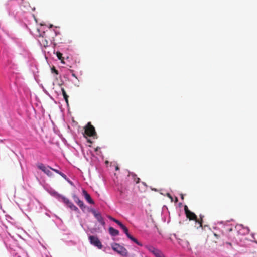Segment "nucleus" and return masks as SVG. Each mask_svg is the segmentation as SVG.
Masks as SVG:
<instances>
[{"mask_svg": "<svg viewBox=\"0 0 257 257\" xmlns=\"http://www.w3.org/2000/svg\"><path fill=\"white\" fill-rule=\"evenodd\" d=\"M187 214H186V217L187 218L189 219L190 220H195L196 223H198L199 225V227L202 226V218L201 216H200V220L197 219L196 215L195 214L192 212L188 211Z\"/></svg>", "mask_w": 257, "mask_h": 257, "instance_id": "7ed1b4c3", "label": "nucleus"}, {"mask_svg": "<svg viewBox=\"0 0 257 257\" xmlns=\"http://www.w3.org/2000/svg\"><path fill=\"white\" fill-rule=\"evenodd\" d=\"M55 33L56 35H57V34H59V33L57 32H56V31L55 32Z\"/></svg>", "mask_w": 257, "mask_h": 257, "instance_id": "473e14b6", "label": "nucleus"}, {"mask_svg": "<svg viewBox=\"0 0 257 257\" xmlns=\"http://www.w3.org/2000/svg\"><path fill=\"white\" fill-rule=\"evenodd\" d=\"M67 206L72 210L76 212L79 211L78 208L75 206L71 202Z\"/></svg>", "mask_w": 257, "mask_h": 257, "instance_id": "ddd939ff", "label": "nucleus"}, {"mask_svg": "<svg viewBox=\"0 0 257 257\" xmlns=\"http://www.w3.org/2000/svg\"><path fill=\"white\" fill-rule=\"evenodd\" d=\"M52 27H53V25H50L49 26L50 28H52Z\"/></svg>", "mask_w": 257, "mask_h": 257, "instance_id": "f704fd0d", "label": "nucleus"}, {"mask_svg": "<svg viewBox=\"0 0 257 257\" xmlns=\"http://www.w3.org/2000/svg\"><path fill=\"white\" fill-rule=\"evenodd\" d=\"M112 249L116 252L117 253L122 255L127 256L128 252L125 248L123 246L120 245L117 243H113L111 244Z\"/></svg>", "mask_w": 257, "mask_h": 257, "instance_id": "f257e3e1", "label": "nucleus"}, {"mask_svg": "<svg viewBox=\"0 0 257 257\" xmlns=\"http://www.w3.org/2000/svg\"><path fill=\"white\" fill-rule=\"evenodd\" d=\"M46 37L45 32H44L43 35L40 36L39 40L40 44L45 47L47 46L48 44L47 40L45 39Z\"/></svg>", "mask_w": 257, "mask_h": 257, "instance_id": "6e6552de", "label": "nucleus"}, {"mask_svg": "<svg viewBox=\"0 0 257 257\" xmlns=\"http://www.w3.org/2000/svg\"><path fill=\"white\" fill-rule=\"evenodd\" d=\"M137 244H138V245H140V246H142V244L140 242H139L138 241V243H136Z\"/></svg>", "mask_w": 257, "mask_h": 257, "instance_id": "bb28decb", "label": "nucleus"}, {"mask_svg": "<svg viewBox=\"0 0 257 257\" xmlns=\"http://www.w3.org/2000/svg\"><path fill=\"white\" fill-rule=\"evenodd\" d=\"M146 248L149 251L154 254L155 251L157 250V248L154 247L152 246H146Z\"/></svg>", "mask_w": 257, "mask_h": 257, "instance_id": "dca6fc26", "label": "nucleus"}, {"mask_svg": "<svg viewBox=\"0 0 257 257\" xmlns=\"http://www.w3.org/2000/svg\"><path fill=\"white\" fill-rule=\"evenodd\" d=\"M113 222L117 224L120 226V227L123 225L121 222L116 219L113 220Z\"/></svg>", "mask_w": 257, "mask_h": 257, "instance_id": "aec40b11", "label": "nucleus"}, {"mask_svg": "<svg viewBox=\"0 0 257 257\" xmlns=\"http://www.w3.org/2000/svg\"><path fill=\"white\" fill-rule=\"evenodd\" d=\"M175 201L177 202L178 201V198L176 197V199H175Z\"/></svg>", "mask_w": 257, "mask_h": 257, "instance_id": "72a5a7b5", "label": "nucleus"}, {"mask_svg": "<svg viewBox=\"0 0 257 257\" xmlns=\"http://www.w3.org/2000/svg\"><path fill=\"white\" fill-rule=\"evenodd\" d=\"M115 170H119V167H118V166H116V167H115Z\"/></svg>", "mask_w": 257, "mask_h": 257, "instance_id": "c756f323", "label": "nucleus"}, {"mask_svg": "<svg viewBox=\"0 0 257 257\" xmlns=\"http://www.w3.org/2000/svg\"><path fill=\"white\" fill-rule=\"evenodd\" d=\"M84 134L89 137H94L96 136V132L94 127L91 124V122H88L84 127Z\"/></svg>", "mask_w": 257, "mask_h": 257, "instance_id": "f03ea898", "label": "nucleus"}, {"mask_svg": "<svg viewBox=\"0 0 257 257\" xmlns=\"http://www.w3.org/2000/svg\"><path fill=\"white\" fill-rule=\"evenodd\" d=\"M131 175L132 176L134 182H135L136 183H139L140 179L139 177H137V176L135 174L132 173Z\"/></svg>", "mask_w": 257, "mask_h": 257, "instance_id": "2eb2a0df", "label": "nucleus"}, {"mask_svg": "<svg viewBox=\"0 0 257 257\" xmlns=\"http://www.w3.org/2000/svg\"><path fill=\"white\" fill-rule=\"evenodd\" d=\"M153 254L155 257H165L163 253L158 249H157Z\"/></svg>", "mask_w": 257, "mask_h": 257, "instance_id": "f8f14e48", "label": "nucleus"}, {"mask_svg": "<svg viewBox=\"0 0 257 257\" xmlns=\"http://www.w3.org/2000/svg\"><path fill=\"white\" fill-rule=\"evenodd\" d=\"M89 240L90 243L94 246L100 249L102 248L101 242L97 236L90 235L89 236Z\"/></svg>", "mask_w": 257, "mask_h": 257, "instance_id": "20e7f679", "label": "nucleus"}, {"mask_svg": "<svg viewBox=\"0 0 257 257\" xmlns=\"http://www.w3.org/2000/svg\"><path fill=\"white\" fill-rule=\"evenodd\" d=\"M167 196L171 199V201H173V198L170 193H167Z\"/></svg>", "mask_w": 257, "mask_h": 257, "instance_id": "393cba45", "label": "nucleus"}, {"mask_svg": "<svg viewBox=\"0 0 257 257\" xmlns=\"http://www.w3.org/2000/svg\"><path fill=\"white\" fill-rule=\"evenodd\" d=\"M120 228L123 230V232L125 233L126 235L127 236L128 235H130L128 233V230L127 228L124 226L123 224L120 227Z\"/></svg>", "mask_w": 257, "mask_h": 257, "instance_id": "f3484780", "label": "nucleus"}, {"mask_svg": "<svg viewBox=\"0 0 257 257\" xmlns=\"http://www.w3.org/2000/svg\"><path fill=\"white\" fill-rule=\"evenodd\" d=\"M83 195L85 199V200L90 204H94V201L91 198L90 195L87 193V192L85 190H83L82 191Z\"/></svg>", "mask_w": 257, "mask_h": 257, "instance_id": "0eeeda50", "label": "nucleus"}, {"mask_svg": "<svg viewBox=\"0 0 257 257\" xmlns=\"http://www.w3.org/2000/svg\"><path fill=\"white\" fill-rule=\"evenodd\" d=\"M127 237L135 243H138V240L131 234L128 235Z\"/></svg>", "mask_w": 257, "mask_h": 257, "instance_id": "6ab92c4d", "label": "nucleus"}, {"mask_svg": "<svg viewBox=\"0 0 257 257\" xmlns=\"http://www.w3.org/2000/svg\"><path fill=\"white\" fill-rule=\"evenodd\" d=\"M227 244H228V245L231 246V243L229 242H227Z\"/></svg>", "mask_w": 257, "mask_h": 257, "instance_id": "2f4dec72", "label": "nucleus"}, {"mask_svg": "<svg viewBox=\"0 0 257 257\" xmlns=\"http://www.w3.org/2000/svg\"><path fill=\"white\" fill-rule=\"evenodd\" d=\"M73 199L76 203L83 210L85 208L82 201L80 200L79 198L76 195L73 196Z\"/></svg>", "mask_w": 257, "mask_h": 257, "instance_id": "1a4fd4ad", "label": "nucleus"}, {"mask_svg": "<svg viewBox=\"0 0 257 257\" xmlns=\"http://www.w3.org/2000/svg\"><path fill=\"white\" fill-rule=\"evenodd\" d=\"M61 199H62V201L64 203H65L67 205H68L71 202L68 198H67L64 196L61 197Z\"/></svg>", "mask_w": 257, "mask_h": 257, "instance_id": "a211bd4d", "label": "nucleus"}, {"mask_svg": "<svg viewBox=\"0 0 257 257\" xmlns=\"http://www.w3.org/2000/svg\"><path fill=\"white\" fill-rule=\"evenodd\" d=\"M49 168H50V169L51 170H52V171H54L55 172L57 173V174H60V172H60V171H59L58 170L56 169L52 168H51V167H49Z\"/></svg>", "mask_w": 257, "mask_h": 257, "instance_id": "4be33fe9", "label": "nucleus"}, {"mask_svg": "<svg viewBox=\"0 0 257 257\" xmlns=\"http://www.w3.org/2000/svg\"><path fill=\"white\" fill-rule=\"evenodd\" d=\"M59 175H60L63 178H64L65 179H67V176L66 175H65L64 173H63L62 172H60V174H59Z\"/></svg>", "mask_w": 257, "mask_h": 257, "instance_id": "b1692460", "label": "nucleus"}, {"mask_svg": "<svg viewBox=\"0 0 257 257\" xmlns=\"http://www.w3.org/2000/svg\"><path fill=\"white\" fill-rule=\"evenodd\" d=\"M73 77L77 78L75 74H72V75Z\"/></svg>", "mask_w": 257, "mask_h": 257, "instance_id": "7c9ffc66", "label": "nucleus"}, {"mask_svg": "<svg viewBox=\"0 0 257 257\" xmlns=\"http://www.w3.org/2000/svg\"><path fill=\"white\" fill-rule=\"evenodd\" d=\"M181 198L182 200L184 199V195L182 194H181Z\"/></svg>", "mask_w": 257, "mask_h": 257, "instance_id": "cd10ccee", "label": "nucleus"}, {"mask_svg": "<svg viewBox=\"0 0 257 257\" xmlns=\"http://www.w3.org/2000/svg\"><path fill=\"white\" fill-rule=\"evenodd\" d=\"M56 55L59 60H61L62 63L64 64V57L62 56V54L60 52H56Z\"/></svg>", "mask_w": 257, "mask_h": 257, "instance_id": "4468645a", "label": "nucleus"}, {"mask_svg": "<svg viewBox=\"0 0 257 257\" xmlns=\"http://www.w3.org/2000/svg\"><path fill=\"white\" fill-rule=\"evenodd\" d=\"M184 211H185V214H187V213H188L187 212H188V211H190L188 209V207H187L186 205H185V206H184Z\"/></svg>", "mask_w": 257, "mask_h": 257, "instance_id": "5701e85b", "label": "nucleus"}, {"mask_svg": "<svg viewBox=\"0 0 257 257\" xmlns=\"http://www.w3.org/2000/svg\"><path fill=\"white\" fill-rule=\"evenodd\" d=\"M108 230L110 234L113 236H116L119 234V231L112 227H109Z\"/></svg>", "mask_w": 257, "mask_h": 257, "instance_id": "9d476101", "label": "nucleus"}, {"mask_svg": "<svg viewBox=\"0 0 257 257\" xmlns=\"http://www.w3.org/2000/svg\"><path fill=\"white\" fill-rule=\"evenodd\" d=\"M61 91H62V95L64 97V98L66 101V102L67 103V104H68V95H67V94H66V91L64 89V88H61Z\"/></svg>", "mask_w": 257, "mask_h": 257, "instance_id": "9b49d317", "label": "nucleus"}, {"mask_svg": "<svg viewBox=\"0 0 257 257\" xmlns=\"http://www.w3.org/2000/svg\"><path fill=\"white\" fill-rule=\"evenodd\" d=\"M214 235L215 237H216V238H218V235L217 234H216V233H214Z\"/></svg>", "mask_w": 257, "mask_h": 257, "instance_id": "c85d7f7f", "label": "nucleus"}, {"mask_svg": "<svg viewBox=\"0 0 257 257\" xmlns=\"http://www.w3.org/2000/svg\"><path fill=\"white\" fill-rule=\"evenodd\" d=\"M51 72L52 73H55L56 74L58 75V71L57 70H56L55 68V67H53L52 68H51Z\"/></svg>", "mask_w": 257, "mask_h": 257, "instance_id": "412c9836", "label": "nucleus"}, {"mask_svg": "<svg viewBox=\"0 0 257 257\" xmlns=\"http://www.w3.org/2000/svg\"><path fill=\"white\" fill-rule=\"evenodd\" d=\"M92 213L94 215V217L97 220V221L102 225H104L105 224V222L101 215V214L96 211L95 210H92Z\"/></svg>", "mask_w": 257, "mask_h": 257, "instance_id": "423d86ee", "label": "nucleus"}, {"mask_svg": "<svg viewBox=\"0 0 257 257\" xmlns=\"http://www.w3.org/2000/svg\"><path fill=\"white\" fill-rule=\"evenodd\" d=\"M108 218H109L110 220H112V221H113V220H114V219H115V218H113L112 217H111V216H108Z\"/></svg>", "mask_w": 257, "mask_h": 257, "instance_id": "a878e982", "label": "nucleus"}, {"mask_svg": "<svg viewBox=\"0 0 257 257\" xmlns=\"http://www.w3.org/2000/svg\"><path fill=\"white\" fill-rule=\"evenodd\" d=\"M37 167L38 169L43 171L44 173H45L47 176L49 177H51L53 176V173L51 172L50 166H46L44 164L42 163H39L37 164Z\"/></svg>", "mask_w": 257, "mask_h": 257, "instance_id": "39448f33", "label": "nucleus"}]
</instances>
